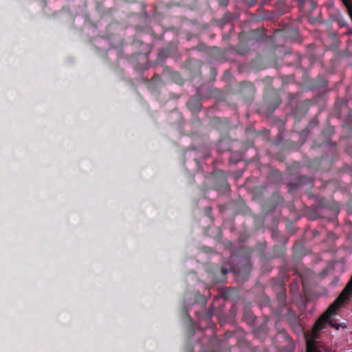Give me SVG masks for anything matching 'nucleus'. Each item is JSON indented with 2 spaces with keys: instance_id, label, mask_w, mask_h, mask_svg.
Here are the masks:
<instances>
[{
  "instance_id": "obj_1",
  "label": "nucleus",
  "mask_w": 352,
  "mask_h": 352,
  "mask_svg": "<svg viewBox=\"0 0 352 352\" xmlns=\"http://www.w3.org/2000/svg\"><path fill=\"white\" fill-rule=\"evenodd\" d=\"M230 260L236 262V264H232L229 268L222 267L221 272L226 275L230 272L236 274L238 278L245 280L250 276L252 265L250 263V250L245 246H242L237 253L230 254Z\"/></svg>"
},
{
  "instance_id": "obj_2",
  "label": "nucleus",
  "mask_w": 352,
  "mask_h": 352,
  "mask_svg": "<svg viewBox=\"0 0 352 352\" xmlns=\"http://www.w3.org/2000/svg\"><path fill=\"white\" fill-rule=\"evenodd\" d=\"M279 292L276 294V300L280 307L286 306V289L280 285L278 286Z\"/></svg>"
},
{
  "instance_id": "obj_3",
  "label": "nucleus",
  "mask_w": 352,
  "mask_h": 352,
  "mask_svg": "<svg viewBox=\"0 0 352 352\" xmlns=\"http://www.w3.org/2000/svg\"><path fill=\"white\" fill-rule=\"evenodd\" d=\"M289 325L296 333L300 334L303 331V328L297 317H293L289 320Z\"/></svg>"
},
{
  "instance_id": "obj_4",
  "label": "nucleus",
  "mask_w": 352,
  "mask_h": 352,
  "mask_svg": "<svg viewBox=\"0 0 352 352\" xmlns=\"http://www.w3.org/2000/svg\"><path fill=\"white\" fill-rule=\"evenodd\" d=\"M256 333L257 335H265L267 333V327L266 322L263 323L256 329Z\"/></svg>"
},
{
  "instance_id": "obj_5",
  "label": "nucleus",
  "mask_w": 352,
  "mask_h": 352,
  "mask_svg": "<svg viewBox=\"0 0 352 352\" xmlns=\"http://www.w3.org/2000/svg\"><path fill=\"white\" fill-rule=\"evenodd\" d=\"M306 352H320V351L317 349L316 344L314 342H307Z\"/></svg>"
},
{
  "instance_id": "obj_6",
  "label": "nucleus",
  "mask_w": 352,
  "mask_h": 352,
  "mask_svg": "<svg viewBox=\"0 0 352 352\" xmlns=\"http://www.w3.org/2000/svg\"><path fill=\"white\" fill-rule=\"evenodd\" d=\"M326 323H328L329 326H331L333 328H335L336 329H339L340 327H345L346 326L344 324H338L334 319H331V317L329 318L328 320H327Z\"/></svg>"
},
{
  "instance_id": "obj_7",
  "label": "nucleus",
  "mask_w": 352,
  "mask_h": 352,
  "mask_svg": "<svg viewBox=\"0 0 352 352\" xmlns=\"http://www.w3.org/2000/svg\"><path fill=\"white\" fill-rule=\"evenodd\" d=\"M302 243H294L293 248L294 250L297 249Z\"/></svg>"
}]
</instances>
